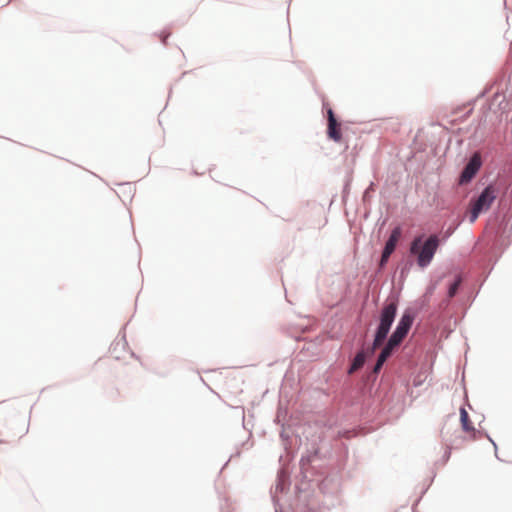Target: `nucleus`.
<instances>
[{
  "instance_id": "6e6552de",
  "label": "nucleus",
  "mask_w": 512,
  "mask_h": 512,
  "mask_svg": "<svg viewBox=\"0 0 512 512\" xmlns=\"http://www.w3.org/2000/svg\"><path fill=\"white\" fill-rule=\"evenodd\" d=\"M460 421L463 430L468 433L473 439L476 438V430L472 425L471 420L469 419L468 412L464 409H460Z\"/></svg>"
},
{
  "instance_id": "2eb2a0df",
  "label": "nucleus",
  "mask_w": 512,
  "mask_h": 512,
  "mask_svg": "<svg viewBox=\"0 0 512 512\" xmlns=\"http://www.w3.org/2000/svg\"><path fill=\"white\" fill-rule=\"evenodd\" d=\"M170 32H162L159 37L163 44H166V39L169 37Z\"/></svg>"
},
{
  "instance_id": "39448f33",
  "label": "nucleus",
  "mask_w": 512,
  "mask_h": 512,
  "mask_svg": "<svg viewBox=\"0 0 512 512\" xmlns=\"http://www.w3.org/2000/svg\"><path fill=\"white\" fill-rule=\"evenodd\" d=\"M481 166V158L478 154H474L460 176V183L464 184L469 182L477 173Z\"/></svg>"
},
{
  "instance_id": "f257e3e1",
  "label": "nucleus",
  "mask_w": 512,
  "mask_h": 512,
  "mask_svg": "<svg viewBox=\"0 0 512 512\" xmlns=\"http://www.w3.org/2000/svg\"><path fill=\"white\" fill-rule=\"evenodd\" d=\"M439 238L437 235H431L422 243V236L416 237L410 245V253L417 257V264L421 268L428 266L438 249Z\"/></svg>"
},
{
  "instance_id": "f03ea898",
  "label": "nucleus",
  "mask_w": 512,
  "mask_h": 512,
  "mask_svg": "<svg viewBox=\"0 0 512 512\" xmlns=\"http://www.w3.org/2000/svg\"><path fill=\"white\" fill-rule=\"evenodd\" d=\"M397 312V305L394 302L386 304L380 314V323L377 328L375 338L370 349V354H373L379 348L387 337V334L394 322Z\"/></svg>"
},
{
  "instance_id": "ddd939ff",
  "label": "nucleus",
  "mask_w": 512,
  "mask_h": 512,
  "mask_svg": "<svg viewBox=\"0 0 512 512\" xmlns=\"http://www.w3.org/2000/svg\"><path fill=\"white\" fill-rule=\"evenodd\" d=\"M384 363H385V361H381V359L378 357L377 362L374 366V372L375 373L379 372V370L382 368Z\"/></svg>"
},
{
  "instance_id": "f8f14e48",
  "label": "nucleus",
  "mask_w": 512,
  "mask_h": 512,
  "mask_svg": "<svg viewBox=\"0 0 512 512\" xmlns=\"http://www.w3.org/2000/svg\"><path fill=\"white\" fill-rule=\"evenodd\" d=\"M461 284V278L458 277L449 287V290H448V296L450 298L454 297L458 291V288Z\"/></svg>"
},
{
  "instance_id": "dca6fc26",
  "label": "nucleus",
  "mask_w": 512,
  "mask_h": 512,
  "mask_svg": "<svg viewBox=\"0 0 512 512\" xmlns=\"http://www.w3.org/2000/svg\"><path fill=\"white\" fill-rule=\"evenodd\" d=\"M9 2H10V0H4V1H2L0 4H1L2 6H5V5H7Z\"/></svg>"
},
{
  "instance_id": "9b49d317",
  "label": "nucleus",
  "mask_w": 512,
  "mask_h": 512,
  "mask_svg": "<svg viewBox=\"0 0 512 512\" xmlns=\"http://www.w3.org/2000/svg\"><path fill=\"white\" fill-rule=\"evenodd\" d=\"M365 353L363 351L357 353V355L355 356L354 360H353V363L348 371L349 374H352L354 373L355 371H357L358 369H360L364 363H365Z\"/></svg>"
},
{
  "instance_id": "0eeeda50",
  "label": "nucleus",
  "mask_w": 512,
  "mask_h": 512,
  "mask_svg": "<svg viewBox=\"0 0 512 512\" xmlns=\"http://www.w3.org/2000/svg\"><path fill=\"white\" fill-rule=\"evenodd\" d=\"M401 235H402V230L400 227H395L392 230L391 235H390L389 239L387 240L386 245L383 250L386 252V255H391L394 252Z\"/></svg>"
},
{
  "instance_id": "423d86ee",
  "label": "nucleus",
  "mask_w": 512,
  "mask_h": 512,
  "mask_svg": "<svg viewBox=\"0 0 512 512\" xmlns=\"http://www.w3.org/2000/svg\"><path fill=\"white\" fill-rule=\"evenodd\" d=\"M328 128L327 134L328 137L335 142L341 141V133H340V124L337 122L332 109H329L328 112Z\"/></svg>"
},
{
  "instance_id": "20e7f679",
  "label": "nucleus",
  "mask_w": 512,
  "mask_h": 512,
  "mask_svg": "<svg viewBox=\"0 0 512 512\" xmlns=\"http://www.w3.org/2000/svg\"><path fill=\"white\" fill-rule=\"evenodd\" d=\"M413 323V316L409 313H404L396 327V330L392 333L390 338L401 343L408 334Z\"/></svg>"
},
{
  "instance_id": "9d476101",
  "label": "nucleus",
  "mask_w": 512,
  "mask_h": 512,
  "mask_svg": "<svg viewBox=\"0 0 512 512\" xmlns=\"http://www.w3.org/2000/svg\"><path fill=\"white\" fill-rule=\"evenodd\" d=\"M400 343H398L396 340L389 338L387 344L382 349L379 358L381 361H386L390 355L392 354L395 347H397Z\"/></svg>"
},
{
  "instance_id": "7ed1b4c3",
  "label": "nucleus",
  "mask_w": 512,
  "mask_h": 512,
  "mask_svg": "<svg viewBox=\"0 0 512 512\" xmlns=\"http://www.w3.org/2000/svg\"><path fill=\"white\" fill-rule=\"evenodd\" d=\"M495 199L496 189L492 185L487 186L473 203L470 210L469 221L474 223L480 213L487 211L491 207Z\"/></svg>"
},
{
  "instance_id": "1a4fd4ad",
  "label": "nucleus",
  "mask_w": 512,
  "mask_h": 512,
  "mask_svg": "<svg viewBox=\"0 0 512 512\" xmlns=\"http://www.w3.org/2000/svg\"><path fill=\"white\" fill-rule=\"evenodd\" d=\"M400 343H398L396 340L389 338L387 344L382 349L379 358L381 361H386L390 355L392 354L395 347H397Z\"/></svg>"
},
{
  "instance_id": "4468645a",
  "label": "nucleus",
  "mask_w": 512,
  "mask_h": 512,
  "mask_svg": "<svg viewBox=\"0 0 512 512\" xmlns=\"http://www.w3.org/2000/svg\"><path fill=\"white\" fill-rule=\"evenodd\" d=\"M390 255H386V252L383 251L381 260H380V266H383L389 259Z\"/></svg>"
}]
</instances>
